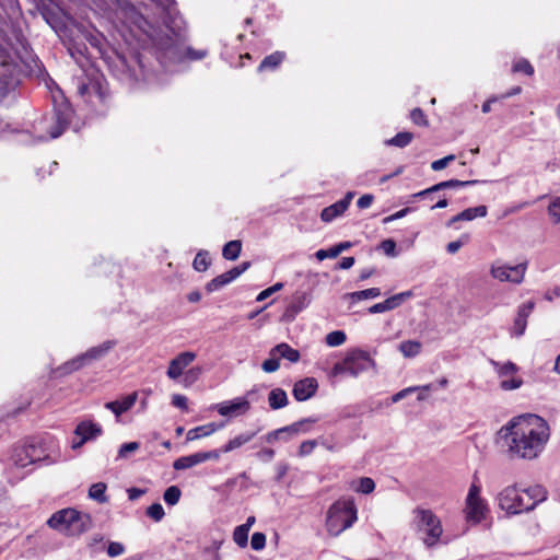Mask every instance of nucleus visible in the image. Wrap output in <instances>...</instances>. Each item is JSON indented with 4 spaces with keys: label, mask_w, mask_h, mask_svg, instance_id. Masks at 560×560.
Segmentation results:
<instances>
[{
    "label": "nucleus",
    "mask_w": 560,
    "mask_h": 560,
    "mask_svg": "<svg viewBox=\"0 0 560 560\" xmlns=\"http://www.w3.org/2000/svg\"><path fill=\"white\" fill-rule=\"evenodd\" d=\"M500 434L511 458L532 460L544 452L550 439V427L542 417L526 413L512 418Z\"/></svg>",
    "instance_id": "nucleus-1"
},
{
    "label": "nucleus",
    "mask_w": 560,
    "mask_h": 560,
    "mask_svg": "<svg viewBox=\"0 0 560 560\" xmlns=\"http://www.w3.org/2000/svg\"><path fill=\"white\" fill-rule=\"evenodd\" d=\"M160 15L164 28H161L159 47L171 59H180L183 56V43L185 40V22L176 7L175 0H150Z\"/></svg>",
    "instance_id": "nucleus-2"
},
{
    "label": "nucleus",
    "mask_w": 560,
    "mask_h": 560,
    "mask_svg": "<svg viewBox=\"0 0 560 560\" xmlns=\"http://www.w3.org/2000/svg\"><path fill=\"white\" fill-rule=\"evenodd\" d=\"M72 116L73 109L66 100L62 98L58 102L54 98L52 113L49 116L43 117L34 125L38 139L40 141H48L60 137L68 128Z\"/></svg>",
    "instance_id": "nucleus-3"
},
{
    "label": "nucleus",
    "mask_w": 560,
    "mask_h": 560,
    "mask_svg": "<svg viewBox=\"0 0 560 560\" xmlns=\"http://www.w3.org/2000/svg\"><path fill=\"white\" fill-rule=\"evenodd\" d=\"M47 525L67 535L78 536L91 528L92 520L89 514L81 513L72 508H67L55 512L47 520Z\"/></svg>",
    "instance_id": "nucleus-4"
},
{
    "label": "nucleus",
    "mask_w": 560,
    "mask_h": 560,
    "mask_svg": "<svg viewBox=\"0 0 560 560\" xmlns=\"http://www.w3.org/2000/svg\"><path fill=\"white\" fill-rule=\"evenodd\" d=\"M357 506L351 500L336 501L328 510L326 528L331 536H338L357 521Z\"/></svg>",
    "instance_id": "nucleus-5"
},
{
    "label": "nucleus",
    "mask_w": 560,
    "mask_h": 560,
    "mask_svg": "<svg viewBox=\"0 0 560 560\" xmlns=\"http://www.w3.org/2000/svg\"><path fill=\"white\" fill-rule=\"evenodd\" d=\"M413 526L428 548L438 545L443 534L440 518L428 509L417 508L413 510Z\"/></svg>",
    "instance_id": "nucleus-6"
},
{
    "label": "nucleus",
    "mask_w": 560,
    "mask_h": 560,
    "mask_svg": "<svg viewBox=\"0 0 560 560\" xmlns=\"http://www.w3.org/2000/svg\"><path fill=\"white\" fill-rule=\"evenodd\" d=\"M374 364L370 354L361 349L350 350L343 360L334 364L330 375H349L357 377L362 372L369 370Z\"/></svg>",
    "instance_id": "nucleus-7"
},
{
    "label": "nucleus",
    "mask_w": 560,
    "mask_h": 560,
    "mask_svg": "<svg viewBox=\"0 0 560 560\" xmlns=\"http://www.w3.org/2000/svg\"><path fill=\"white\" fill-rule=\"evenodd\" d=\"M116 345V340H106L98 346L90 348L86 352L78 355L77 358L66 362L61 366V370L63 373L74 372L92 361L104 358Z\"/></svg>",
    "instance_id": "nucleus-8"
},
{
    "label": "nucleus",
    "mask_w": 560,
    "mask_h": 560,
    "mask_svg": "<svg viewBox=\"0 0 560 560\" xmlns=\"http://www.w3.org/2000/svg\"><path fill=\"white\" fill-rule=\"evenodd\" d=\"M481 488L479 485L472 482L469 487L466 498V505L464 509L465 516L468 523L479 524L486 517L488 506L486 501L480 497Z\"/></svg>",
    "instance_id": "nucleus-9"
},
{
    "label": "nucleus",
    "mask_w": 560,
    "mask_h": 560,
    "mask_svg": "<svg viewBox=\"0 0 560 560\" xmlns=\"http://www.w3.org/2000/svg\"><path fill=\"white\" fill-rule=\"evenodd\" d=\"M125 16L137 28H139L152 43L153 47H159L161 27L153 25L148 19L133 5L127 4L124 8Z\"/></svg>",
    "instance_id": "nucleus-10"
},
{
    "label": "nucleus",
    "mask_w": 560,
    "mask_h": 560,
    "mask_svg": "<svg viewBox=\"0 0 560 560\" xmlns=\"http://www.w3.org/2000/svg\"><path fill=\"white\" fill-rule=\"evenodd\" d=\"M498 504L508 514L528 512L524 493H520L515 486H508L498 494Z\"/></svg>",
    "instance_id": "nucleus-11"
},
{
    "label": "nucleus",
    "mask_w": 560,
    "mask_h": 560,
    "mask_svg": "<svg viewBox=\"0 0 560 560\" xmlns=\"http://www.w3.org/2000/svg\"><path fill=\"white\" fill-rule=\"evenodd\" d=\"M527 270V262H521L515 266H509L495 261L491 265L490 275L492 278L501 282H511L513 284H521Z\"/></svg>",
    "instance_id": "nucleus-12"
},
{
    "label": "nucleus",
    "mask_w": 560,
    "mask_h": 560,
    "mask_svg": "<svg viewBox=\"0 0 560 560\" xmlns=\"http://www.w3.org/2000/svg\"><path fill=\"white\" fill-rule=\"evenodd\" d=\"M254 394V389L248 390L244 396L217 404L214 408L218 413L223 417H237L245 415L250 409V398Z\"/></svg>",
    "instance_id": "nucleus-13"
},
{
    "label": "nucleus",
    "mask_w": 560,
    "mask_h": 560,
    "mask_svg": "<svg viewBox=\"0 0 560 560\" xmlns=\"http://www.w3.org/2000/svg\"><path fill=\"white\" fill-rule=\"evenodd\" d=\"M316 421L317 419L315 418H305L290 425H285L283 428L273 430L265 436L266 442L273 443L280 440V438H282L283 434L298 435L301 433L310 432L312 424H314Z\"/></svg>",
    "instance_id": "nucleus-14"
},
{
    "label": "nucleus",
    "mask_w": 560,
    "mask_h": 560,
    "mask_svg": "<svg viewBox=\"0 0 560 560\" xmlns=\"http://www.w3.org/2000/svg\"><path fill=\"white\" fill-rule=\"evenodd\" d=\"M187 38H188L187 37V32L185 31V40L183 43V56L178 60L177 59L173 60V59L166 57L163 54V50L160 47H155L154 48L155 49L156 59L161 63L162 67H166L170 63L182 62L185 59L201 60V59H203L208 55L207 50H196V49H194V48H191L189 46H186Z\"/></svg>",
    "instance_id": "nucleus-15"
},
{
    "label": "nucleus",
    "mask_w": 560,
    "mask_h": 560,
    "mask_svg": "<svg viewBox=\"0 0 560 560\" xmlns=\"http://www.w3.org/2000/svg\"><path fill=\"white\" fill-rule=\"evenodd\" d=\"M102 427L95 422L92 421H82L80 422L75 430L74 434L79 440H74L72 442V448H79L84 443L95 440L102 434Z\"/></svg>",
    "instance_id": "nucleus-16"
},
{
    "label": "nucleus",
    "mask_w": 560,
    "mask_h": 560,
    "mask_svg": "<svg viewBox=\"0 0 560 560\" xmlns=\"http://www.w3.org/2000/svg\"><path fill=\"white\" fill-rule=\"evenodd\" d=\"M196 359V353L192 351H184L177 354L174 359L170 361L166 375L171 380H177L185 372V369L194 362Z\"/></svg>",
    "instance_id": "nucleus-17"
},
{
    "label": "nucleus",
    "mask_w": 560,
    "mask_h": 560,
    "mask_svg": "<svg viewBox=\"0 0 560 560\" xmlns=\"http://www.w3.org/2000/svg\"><path fill=\"white\" fill-rule=\"evenodd\" d=\"M412 295L413 294L411 291H405L394 294L386 299L385 301L372 305L371 307H369L368 312L370 314H378L395 310L399 307L405 301L410 299Z\"/></svg>",
    "instance_id": "nucleus-18"
},
{
    "label": "nucleus",
    "mask_w": 560,
    "mask_h": 560,
    "mask_svg": "<svg viewBox=\"0 0 560 560\" xmlns=\"http://www.w3.org/2000/svg\"><path fill=\"white\" fill-rule=\"evenodd\" d=\"M535 303L533 301H528L523 303L517 308V314L513 323L512 327V336L520 338L524 335L527 327V318L533 312Z\"/></svg>",
    "instance_id": "nucleus-19"
},
{
    "label": "nucleus",
    "mask_w": 560,
    "mask_h": 560,
    "mask_svg": "<svg viewBox=\"0 0 560 560\" xmlns=\"http://www.w3.org/2000/svg\"><path fill=\"white\" fill-rule=\"evenodd\" d=\"M318 382L314 377H305L293 386V396L298 401H305L316 394Z\"/></svg>",
    "instance_id": "nucleus-20"
},
{
    "label": "nucleus",
    "mask_w": 560,
    "mask_h": 560,
    "mask_svg": "<svg viewBox=\"0 0 560 560\" xmlns=\"http://www.w3.org/2000/svg\"><path fill=\"white\" fill-rule=\"evenodd\" d=\"M353 197L354 192L348 191L341 200L324 208L320 213V219L324 222H331L348 209Z\"/></svg>",
    "instance_id": "nucleus-21"
},
{
    "label": "nucleus",
    "mask_w": 560,
    "mask_h": 560,
    "mask_svg": "<svg viewBox=\"0 0 560 560\" xmlns=\"http://www.w3.org/2000/svg\"><path fill=\"white\" fill-rule=\"evenodd\" d=\"M137 397V393H131L120 400L106 402L105 408L110 410L118 419L122 413L127 412L135 406Z\"/></svg>",
    "instance_id": "nucleus-22"
},
{
    "label": "nucleus",
    "mask_w": 560,
    "mask_h": 560,
    "mask_svg": "<svg viewBox=\"0 0 560 560\" xmlns=\"http://www.w3.org/2000/svg\"><path fill=\"white\" fill-rule=\"evenodd\" d=\"M487 207L481 205L474 208H467L463 210L462 212L457 213L456 215L452 217L447 223L446 226L452 228L455 223L459 221H471L476 218H485L487 215Z\"/></svg>",
    "instance_id": "nucleus-23"
},
{
    "label": "nucleus",
    "mask_w": 560,
    "mask_h": 560,
    "mask_svg": "<svg viewBox=\"0 0 560 560\" xmlns=\"http://www.w3.org/2000/svg\"><path fill=\"white\" fill-rule=\"evenodd\" d=\"M525 501L527 502V511L534 510L538 503L545 501L547 499V491L540 485L532 486L525 490H523Z\"/></svg>",
    "instance_id": "nucleus-24"
},
{
    "label": "nucleus",
    "mask_w": 560,
    "mask_h": 560,
    "mask_svg": "<svg viewBox=\"0 0 560 560\" xmlns=\"http://www.w3.org/2000/svg\"><path fill=\"white\" fill-rule=\"evenodd\" d=\"M16 65L13 62L10 52L0 46V81L8 83V80L13 77Z\"/></svg>",
    "instance_id": "nucleus-25"
},
{
    "label": "nucleus",
    "mask_w": 560,
    "mask_h": 560,
    "mask_svg": "<svg viewBox=\"0 0 560 560\" xmlns=\"http://www.w3.org/2000/svg\"><path fill=\"white\" fill-rule=\"evenodd\" d=\"M270 355L287 359L291 363H295L300 360V352L285 342L273 347L270 351Z\"/></svg>",
    "instance_id": "nucleus-26"
},
{
    "label": "nucleus",
    "mask_w": 560,
    "mask_h": 560,
    "mask_svg": "<svg viewBox=\"0 0 560 560\" xmlns=\"http://www.w3.org/2000/svg\"><path fill=\"white\" fill-rule=\"evenodd\" d=\"M223 424H215V423H207L200 427H196L194 429H190L187 432L186 440L187 441H194L200 438H206L214 433L217 430L221 429Z\"/></svg>",
    "instance_id": "nucleus-27"
},
{
    "label": "nucleus",
    "mask_w": 560,
    "mask_h": 560,
    "mask_svg": "<svg viewBox=\"0 0 560 560\" xmlns=\"http://www.w3.org/2000/svg\"><path fill=\"white\" fill-rule=\"evenodd\" d=\"M256 435V432H244L235 438L231 439L226 444L222 446V451L224 453L232 452L236 448H240L241 446L245 445L246 443L250 442Z\"/></svg>",
    "instance_id": "nucleus-28"
},
{
    "label": "nucleus",
    "mask_w": 560,
    "mask_h": 560,
    "mask_svg": "<svg viewBox=\"0 0 560 560\" xmlns=\"http://www.w3.org/2000/svg\"><path fill=\"white\" fill-rule=\"evenodd\" d=\"M352 246L350 242H341L336 244L335 246L328 249H319L316 252L315 256L318 260H324L326 258H336L342 252L349 249Z\"/></svg>",
    "instance_id": "nucleus-29"
},
{
    "label": "nucleus",
    "mask_w": 560,
    "mask_h": 560,
    "mask_svg": "<svg viewBox=\"0 0 560 560\" xmlns=\"http://www.w3.org/2000/svg\"><path fill=\"white\" fill-rule=\"evenodd\" d=\"M268 402L272 410L285 407L289 402L287 393L282 388H273L268 395Z\"/></svg>",
    "instance_id": "nucleus-30"
},
{
    "label": "nucleus",
    "mask_w": 560,
    "mask_h": 560,
    "mask_svg": "<svg viewBox=\"0 0 560 560\" xmlns=\"http://www.w3.org/2000/svg\"><path fill=\"white\" fill-rule=\"evenodd\" d=\"M235 279H234L233 275L229 270V271H226V272H224V273L213 278L211 281H209L206 284V291L208 293H212V292L219 291L220 289H222L223 287L228 285L229 283H231Z\"/></svg>",
    "instance_id": "nucleus-31"
},
{
    "label": "nucleus",
    "mask_w": 560,
    "mask_h": 560,
    "mask_svg": "<svg viewBox=\"0 0 560 560\" xmlns=\"http://www.w3.org/2000/svg\"><path fill=\"white\" fill-rule=\"evenodd\" d=\"M202 462H201L200 453L197 452V453H194V454H190V455H187V456L178 457L173 463V468L175 470H184V469L191 468V467H194L196 465H199Z\"/></svg>",
    "instance_id": "nucleus-32"
},
{
    "label": "nucleus",
    "mask_w": 560,
    "mask_h": 560,
    "mask_svg": "<svg viewBox=\"0 0 560 560\" xmlns=\"http://www.w3.org/2000/svg\"><path fill=\"white\" fill-rule=\"evenodd\" d=\"M489 363L492 365V368L494 369V371L499 377H504L508 375L515 374L520 370L518 366L515 363H513L512 361H506L504 363H501L499 361L490 359Z\"/></svg>",
    "instance_id": "nucleus-33"
},
{
    "label": "nucleus",
    "mask_w": 560,
    "mask_h": 560,
    "mask_svg": "<svg viewBox=\"0 0 560 560\" xmlns=\"http://www.w3.org/2000/svg\"><path fill=\"white\" fill-rule=\"evenodd\" d=\"M480 183L479 180L472 179V180H458V179H450L445 182L438 183L432 186V190L434 192L447 189V188H458V187H468L474 186L476 184Z\"/></svg>",
    "instance_id": "nucleus-34"
},
{
    "label": "nucleus",
    "mask_w": 560,
    "mask_h": 560,
    "mask_svg": "<svg viewBox=\"0 0 560 560\" xmlns=\"http://www.w3.org/2000/svg\"><path fill=\"white\" fill-rule=\"evenodd\" d=\"M382 294L380 288H370L361 291H355L348 293L346 296L350 299L353 303L360 302L362 300L375 299Z\"/></svg>",
    "instance_id": "nucleus-35"
},
{
    "label": "nucleus",
    "mask_w": 560,
    "mask_h": 560,
    "mask_svg": "<svg viewBox=\"0 0 560 560\" xmlns=\"http://www.w3.org/2000/svg\"><path fill=\"white\" fill-rule=\"evenodd\" d=\"M242 250V243L238 240L228 242L222 249V255L226 260H235Z\"/></svg>",
    "instance_id": "nucleus-36"
},
{
    "label": "nucleus",
    "mask_w": 560,
    "mask_h": 560,
    "mask_svg": "<svg viewBox=\"0 0 560 560\" xmlns=\"http://www.w3.org/2000/svg\"><path fill=\"white\" fill-rule=\"evenodd\" d=\"M284 59V54L281 51H275L271 55L266 56L260 62L258 70L276 69Z\"/></svg>",
    "instance_id": "nucleus-37"
},
{
    "label": "nucleus",
    "mask_w": 560,
    "mask_h": 560,
    "mask_svg": "<svg viewBox=\"0 0 560 560\" xmlns=\"http://www.w3.org/2000/svg\"><path fill=\"white\" fill-rule=\"evenodd\" d=\"M106 489L107 486L104 482L93 483L89 489V497L98 503H106L108 501V497L105 494Z\"/></svg>",
    "instance_id": "nucleus-38"
},
{
    "label": "nucleus",
    "mask_w": 560,
    "mask_h": 560,
    "mask_svg": "<svg viewBox=\"0 0 560 560\" xmlns=\"http://www.w3.org/2000/svg\"><path fill=\"white\" fill-rule=\"evenodd\" d=\"M311 299L306 293H298L293 296L291 304L289 305V311L293 314H298L303 311L310 304Z\"/></svg>",
    "instance_id": "nucleus-39"
},
{
    "label": "nucleus",
    "mask_w": 560,
    "mask_h": 560,
    "mask_svg": "<svg viewBox=\"0 0 560 560\" xmlns=\"http://www.w3.org/2000/svg\"><path fill=\"white\" fill-rule=\"evenodd\" d=\"M412 139H413V133L408 132V131H402V132H398L393 138L386 140L385 143L387 145H392V147L405 148L408 144H410Z\"/></svg>",
    "instance_id": "nucleus-40"
},
{
    "label": "nucleus",
    "mask_w": 560,
    "mask_h": 560,
    "mask_svg": "<svg viewBox=\"0 0 560 560\" xmlns=\"http://www.w3.org/2000/svg\"><path fill=\"white\" fill-rule=\"evenodd\" d=\"M399 350L406 358H413L420 353L421 343L416 340H406L399 345Z\"/></svg>",
    "instance_id": "nucleus-41"
},
{
    "label": "nucleus",
    "mask_w": 560,
    "mask_h": 560,
    "mask_svg": "<svg viewBox=\"0 0 560 560\" xmlns=\"http://www.w3.org/2000/svg\"><path fill=\"white\" fill-rule=\"evenodd\" d=\"M433 388V384H427L422 386H410L407 388H404L399 390L398 393L394 394L390 398L392 402H398L401 399L406 398L408 395L415 393L416 390H431Z\"/></svg>",
    "instance_id": "nucleus-42"
},
{
    "label": "nucleus",
    "mask_w": 560,
    "mask_h": 560,
    "mask_svg": "<svg viewBox=\"0 0 560 560\" xmlns=\"http://www.w3.org/2000/svg\"><path fill=\"white\" fill-rule=\"evenodd\" d=\"M207 250H199L194 259L192 267L195 270L201 272L206 271L210 266V260Z\"/></svg>",
    "instance_id": "nucleus-43"
},
{
    "label": "nucleus",
    "mask_w": 560,
    "mask_h": 560,
    "mask_svg": "<svg viewBox=\"0 0 560 560\" xmlns=\"http://www.w3.org/2000/svg\"><path fill=\"white\" fill-rule=\"evenodd\" d=\"M180 495V489L177 486H171L164 491L163 499L167 505H175L178 503Z\"/></svg>",
    "instance_id": "nucleus-44"
},
{
    "label": "nucleus",
    "mask_w": 560,
    "mask_h": 560,
    "mask_svg": "<svg viewBox=\"0 0 560 560\" xmlns=\"http://www.w3.org/2000/svg\"><path fill=\"white\" fill-rule=\"evenodd\" d=\"M347 339L345 331L342 330H334L326 335V343L329 347H338L341 346Z\"/></svg>",
    "instance_id": "nucleus-45"
},
{
    "label": "nucleus",
    "mask_w": 560,
    "mask_h": 560,
    "mask_svg": "<svg viewBox=\"0 0 560 560\" xmlns=\"http://www.w3.org/2000/svg\"><path fill=\"white\" fill-rule=\"evenodd\" d=\"M248 533H249V530H247L244 526L240 525V526L235 527V529L233 532V540L235 541V544L237 546L244 548L247 546Z\"/></svg>",
    "instance_id": "nucleus-46"
},
{
    "label": "nucleus",
    "mask_w": 560,
    "mask_h": 560,
    "mask_svg": "<svg viewBox=\"0 0 560 560\" xmlns=\"http://www.w3.org/2000/svg\"><path fill=\"white\" fill-rule=\"evenodd\" d=\"M147 515L154 522L163 520L165 512L161 503H153L147 509Z\"/></svg>",
    "instance_id": "nucleus-47"
},
{
    "label": "nucleus",
    "mask_w": 560,
    "mask_h": 560,
    "mask_svg": "<svg viewBox=\"0 0 560 560\" xmlns=\"http://www.w3.org/2000/svg\"><path fill=\"white\" fill-rule=\"evenodd\" d=\"M374 489H375L374 480L370 477H362V478H360L359 486L355 490L358 492L369 494V493L373 492Z\"/></svg>",
    "instance_id": "nucleus-48"
},
{
    "label": "nucleus",
    "mask_w": 560,
    "mask_h": 560,
    "mask_svg": "<svg viewBox=\"0 0 560 560\" xmlns=\"http://www.w3.org/2000/svg\"><path fill=\"white\" fill-rule=\"evenodd\" d=\"M201 373H202V369L199 366H194V368L189 369L188 371H186L183 374L184 375V380H183L184 384L187 386V385L195 383L199 378Z\"/></svg>",
    "instance_id": "nucleus-49"
},
{
    "label": "nucleus",
    "mask_w": 560,
    "mask_h": 560,
    "mask_svg": "<svg viewBox=\"0 0 560 560\" xmlns=\"http://www.w3.org/2000/svg\"><path fill=\"white\" fill-rule=\"evenodd\" d=\"M250 546L256 551L262 550L266 546V535L260 532L254 533L250 539Z\"/></svg>",
    "instance_id": "nucleus-50"
},
{
    "label": "nucleus",
    "mask_w": 560,
    "mask_h": 560,
    "mask_svg": "<svg viewBox=\"0 0 560 560\" xmlns=\"http://www.w3.org/2000/svg\"><path fill=\"white\" fill-rule=\"evenodd\" d=\"M514 72H523L527 75H532L534 73V68L526 59H520L513 65Z\"/></svg>",
    "instance_id": "nucleus-51"
},
{
    "label": "nucleus",
    "mask_w": 560,
    "mask_h": 560,
    "mask_svg": "<svg viewBox=\"0 0 560 560\" xmlns=\"http://www.w3.org/2000/svg\"><path fill=\"white\" fill-rule=\"evenodd\" d=\"M410 119L413 124L418 126H428V119L424 115L423 110L419 107L413 108L410 113Z\"/></svg>",
    "instance_id": "nucleus-52"
},
{
    "label": "nucleus",
    "mask_w": 560,
    "mask_h": 560,
    "mask_svg": "<svg viewBox=\"0 0 560 560\" xmlns=\"http://www.w3.org/2000/svg\"><path fill=\"white\" fill-rule=\"evenodd\" d=\"M282 288H283V283L282 282H277L273 285L262 290L257 295L256 301L261 302V301L266 300L267 298H269L271 294L280 291Z\"/></svg>",
    "instance_id": "nucleus-53"
},
{
    "label": "nucleus",
    "mask_w": 560,
    "mask_h": 560,
    "mask_svg": "<svg viewBox=\"0 0 560 560\" xmlns=\"http://www.w3.org/2000/svg\"><path fill=\"white\" fill-rule=\"evenodd\" d=\"M280 366L279 358L277 355H270L269 359L262 362V370L267 373L276 372Z\"/></svg>",
    "instance_id": "nucleus-54"
},
{
    "label": "nucleus",
    "mask_w": 560,
    "mask_h": 560,
    "mask_svg": "<svg viewBox=\"0 0 560 560\" xmlns=\"http://www.w3.org/2000/svg\"><path fill=\"white\" fill-rule=\"evenodd\" d=\"M318 441L317 440H307L301 443L299 447V455L300 456H307L310 455L314 448L317 446Z\"/></svg>",
    "instance_id": "nucleus-55"
},
{
    "label": "nucleus",
    "mask_w": 560,
    "mask_h": 560,
    "mask_svg": "<svg viewBox=\"0 0 560 560\" xmlns=\"http://www.w3.org/2000/svg\"><path fill=\"white\" fill-rule=\"evenodd\" d=\"M522 384H523V380L522 378L513 377L511 380H503V381H501L500 387L503 390H513V389L520 388L522 386Z\"/></svg>",
    "instance_id": "nucleus-56"
},
{
    "label": "nucleus",
    "mask_w": 560,
    "mask_h": 560,
    "mask_svg": "<svg viewBox=\"0 0 560 560\" xmlns=\"http://www.w3.org/2000/svg\"><path fill=\"white\" fill-rule=\"evenodd\" d=\"M469 240L467 234L463 235L459 240L450 242L446 246V250L448 254H455L459 250V248L466 244Z\"/></svg>",
    "instance_id": "nucleus-57"
},
{
    "label": "nucleus",
    "mask_w": 560,
    "mask_h": 560,
    "mask_svg": "<svg viewBox=\"0 0 560 560\" xmlns=\"http://www.w3.org/2000/svg\"><path fill=\"white\" fill-rule=\"evenodd\" d=\"M125 552V546L118 541H110L107 546V555L112 558L118 557Z\"/></svg>",
    "instance_id": "nucleus-58"
},
{
    "label": "nucleus",
    "mask_w": 560,
    "mask_h": 560,
    "mask_svg": "<svg viewBox=\"0 0 560 560\" xmlns=\"http://www.w3.org/2000/svg\"><path fill=\"white\" fill-rule=\"evenodd\" d=\"M454 160H455V155H453V154L446 155L440 160L433 161L431 163V168L433 171H442L448 165L450 162H452Z\"/></svg>",
    "instance_id": "nucleus-59"
},
{
    "label": "nucleus",
    "mask_w": 560,
    "mask_h": 560,
    "mask_svg": "<svg viewBox=\"0 0 560 560\" xmlns=\"http://www.w3.org/2000/svg\"><path fill=\"white\" fill-rule=\"evenodd\" d=\"M549 214L555 223H560V198L553 200L549 208Z\"/></svg>",
    "instance_id": "nucleus-60"
},
{
    "label": "nucleus",
    "mask_w": 560,
    "mask_h": 560,
    "mask_svg": "<svg viewBox=\"0 0 560 560\" xmlns=\"http://www.w3.org/2000/svg\"><path fill=\"white\" fill-rule=\"evenodd\" d=\"M139 447H140V444L138 442L124 443L119 447L118 456L126 457L129 453H132V452L139 450Z\"/></svg>",
    "instance_id": "nucleus-61"
},
{
    "label": "nucleus",
    "mask_w": 560,
    "mask_h": 560,
    "mask_svg": "<svg viewBox=\"0 0 560 560\" xmlns=\"http://www.w3.org/2000/svg\"><path fill=\"white\" fill-rule=\"evenodd\" d=\"M199 453H200L201 462L205 463L208 460H219L221 454L224 452L222 451V447H221L220 450H212V451L199 452Z\"/></svg>",
    "instance_id": "nucleus-62"
},
{
    "label": "nucleus",
    "mask_w": 560,
    "mask_h": 560,
    "mask_svg": "<svg viewBox=\"0 0 560 560\" xmlns=\"http://www.w3.org/2000/svg\"><path fill=\"white\" fill-rule=\"evenodd\" d=\"M381 248L387 256H396V243L388 238L381 243Z\"/></svg>",
    "instance_id": "nucleus-63"
},
{
    "label": "nucleus",
    "mask_w": 560,
    "mask_h": 560,
    "mask_svg": "<svg viewBox=\"0 0 560 560\" xmlns=\"http://www.w3.org/2000/svg\"><path fill=\"white\" fill-rule=\"evenodd\" d=\"M172 405L182 410H187V408H188L187 397L184 395H180V394H175L172 397Z\"/></svg>",
    "instance_id": "nucleus-64"
}]
</instances>
